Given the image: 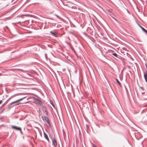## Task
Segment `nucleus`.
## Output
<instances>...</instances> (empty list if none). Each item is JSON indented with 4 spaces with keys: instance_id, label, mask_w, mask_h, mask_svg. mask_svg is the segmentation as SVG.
Returning <instances> with one entry per match:
<instances>
[{
    "instance_id": "nucleus-1",
    "label": "nucleus",
    "mask_w": 147,
    "mask_h": 147,
    "mask_svg": "<svg viewBox=\"0 0 147 147\" xmlns=\"http://www.w3.org/2000/svg\"><path fill=\"white\" fill-rule=\"evenodd\" d=\"M42 118L44 121L46 122L49 125H50V122L48 117L43 116H42Z\"/></svg>"
},
{
    "instance_id": "nucleus-2",
    "label": "nucleus",
    "mask_w": 147,
    "mask_h": 147,
    "mask_svg": "<svg viewBox=\"0 0 147 147\" xmlns=\"http://www.w3.org/2000/svg\"><path fill=\"white\" fill-rule=\"evenodd\" d=\"M52 142L53 145L55 147H56L57 145V142L55 137H53L52 139Z\"/></svg>"
},
{
    "instance_id": "nucleus-3",
    "label": "nucleus",
    "mask_w": 147,
    "mask_h": 147,
    "mask_svg": "<svg viewBox=\"0 0 147 147\" xmlns=\"http://www.w3.org/2000/svg\"><path fill=\"white\" fill-rule=\"evenodd\" d=\"M25 98V97H23L22 98H21L20 99H19L17 100H16V101H14L13 102H11V103H10V104H9L10 105H11L15 103H16L17 102H19L22 100L23 99H24V98Z\"/></svg>"
},
{
    "instance_id": "nucleus-4",
    "label": "nucleus",
    "mask_w": 147,
    "mask_h": 147,
    "mask_svg": "<svg viewBox=\"0 0 147 147\" xmlns=\"http://www.w3.org/2000/svg\"><path fill=\"white\" fill-rule=\"evenodd\" d=\"M35 101L36 103L40 105H41L42 104V101L38 98H35Z\"/></svg>"
},
{
    "instance_id": "nucleus-5",
    "label": "nucleus",
    "mask_w": 147,
    "mask_h": 147,
    "mask_svg": "<svg viewBox=\"0 0 147 147\" xmlns=\"http://www.w3.org/2000/svg\"><path fill=\"white\" fill-rule=\"evenodd\" d=\"M11 127L12 129H14L16 130L19 131L21 130V128L20 127L13 125H11Z\"/></svg>"
},
{
    "instance_id": "nucleus-6",
    "label": "nucleus",
    "mask_w": 147,
    "mask_h": 147,
    "mask_svg": "<svg viewBox=\"0 0 147 147\" xmlns=\"http://www.w3.org/2000/svg\"><path fill=\"white\" fill-rule=\"evenodd\" d=\"M41 108L43 112H46L47 114L48 113L47 112V110L45 107V106H43Z\"/></svg>"
},
{
    "instance_id": "nucleus-7",
    "label": "nucleus",
    "mask_w": 147,
    "mask_h": 147,
    "mask_svg": "<svg viewBox=\"0 0 147 147\" xmlns=\"http://www.w3.org/2000/svg\"><path fill=\"white\" fill-rule=\"evenodd\" d=\"M44 135L45 138V139L48 141H49V138L47 135L44 131Z\"/></svg>"
},
{
    "instance_id": "nucleus-8",
    "label": "nucleus",
    "mask_w": 147,
    "mask_h": 147,
    "mask_svg": "<svg viewBox=\"0 0 147 147\" xmlns=\"http://www.w3.org/2000/svg\"><path fill=\"white\" fill-rule=\"evenodd\" d=\"M144 77L146 82H147V74L146 73H144Z\"/></svg>"
},
{
    "instance_id": "nucleus-9",
    "label": "nucleus",
    "mask_w": 147,
    "mask_h": 147,
    "mask_svg": "<svg viewBox=\"0 0 147 147\" xmlns=\"http://www.w3.org/2000/svg\"><path fill=\"white\" fill-rule=\"evenodd\" d=\"M140 27L142 29V30H143V31L145 33H146L147 34V31L145 30V29H144L140 25Z\"/></svg>"
},
{
    "instance_id": "nucleus-10",
    "label": "nucleus",
    "mask_w": 147,
    "mask_h": 147,
    "mask_svg": "<svg viewBox=\"0 0 147 147\" xmlns=\"http://www.w3.org/2000/svg\"><path fill=\"white\" fill-rule=\"evenodd\" d=\"M116 82L118 83V84H119V85L120 86H121L122 85H121V84L119 82V81L117 79H116Z\"/></svg>"
},
{
    "instance_id": "nucleus-11",
    "label": "nucleus",
    "mask_w": 147,
    "mask_h": 147,
    "mask_svg": "<svg viewBox=\"0 0 147 147\" xmlns=\"http://www.w3.org/2000/svg\"><path fill=\"white\" fill-rule=\"evenodd\" d=\"M18 94H15L13 95H12V96H11L9 98H10V99L13 98V97H14L16 96H17L18 95Z\"/></svg>"
},
{
    "instance_id": "nucleus-12",
    "label": "nucleus",
    "mask_w": 147,
    "mask_h": 147,
    "mask_svg": "<svg viewBox=\"0 0 147 147\" xmlns=\"http://www.w3.org/2000/svg\"><path fill=\"white\" fill-rule=\"evenodd\" d=\"M50 33L52 34L54 36H55L56 35V34L55 32H53L52 31H51L50 32Z\"/></svg>"
},
{
    "instance_id": "nucleus-13",
    "label": "nucleus",
    "mask_w": 147,
    "mask_h": 147,
    "mask_svg": "<svg viewBox=\"0 0 147 147\" xmlns=\"http://www.w3.org/2000/svg\"><path fill=\"white\" fill-rule=\"evenodd\" d=\"M10 100V98H9L8 99H7L6 101L4 103V104L3 105H5V104L7 103Z\"/></svg>"
},
{
    "instance_id": "nucleus-14",
    "label": "nucleus",
    "mask_w": 147,
    "mask_h": 147,
    "mask_svg": "<svg viewBox=\"0 0 147 147\" xmlns=\"http://www.w3.org/2000/svg\"><path fill=\"white\" fill-rule=\"evenodd\" d=\"M50 104L54 107V104L52 100L50 101Z\"/></svg>"
},
{
    "instance_id": "nucleus-15",
    "label": "nucleus",
    "mask_w": 147,
    "mask_h": 147,
    "mask_svg": "<svg viewBox=\"0 0 147 147\" xmlns=\"http://www.w3.org/2000/svg\"><path fill=\"white\" fill-rule=\"evenodd\" d=\"M112 55H113L114 56L117 57V54L116 53H114L112 54Z\"/></svg>"
},
{
    "instance_id": "nucleus-16",
    "label": "nucleus",
    "mask_w": 147,
    "mask_h": 147,
    "mask_svg": "<svg viewBox=\"0 0 147 147\" xmlns=\"http://www.w3.org/2000/svg\"><path fill=\"white\" fill-rule=\"evenodd\" d=\"M19 131H20V133H21V134H23V133L22 132V130H21H21H19Z\"/></svg>"
},
{
    "instance_id": "nucleus-17",
    "label": "nucleus",
    "mask_w": 147,
    "mask_h": 147,
    "mask_svg": "<svg viewBox=\"0 0 147 147\" xmlns=\"http://www.w3.org/2000/svg\"><path fill=\"white\" fill-rule=\"evenodd\" d=\"M2 102V100H0V104H1Z\"/></svg>"
},
{
    "instance_id": "nucleus-18",
    "label": "nucleus",
    "mask_w": 147,
    "mask_h": 147,
    "mask_svg": "<svg viewBox=\"0 0 147 147\" xmlns=\"http://www.w3.org/2000/svg\"><path fill=\"white\" fill-rule=\"evenodd\" d=\"M144 94H145V92H142V95H144Z\"/></svg>"
},
{
    "instance_id": "nucleus-19",
    "label": "nucleus",
    "mask_w": 147,
    "mask_h": 147,
    "mask_svg": "<svg viewBox=\"0 0 147 147\" xmlns=\"http://www.w3.org/2000/svg\"><path fill=\"white\" fill-rule=\"evenodd\" d=\"M141 89L142 90H144V88H143V87H141Z\"/></svg>"
},
{
    "instance_id": "nucleus-20",
    "label": "nucleus",
    "mask_w": 147,
    "mask_h": 147,
    "mask_svg": "<svg viewBox=\"0 0 147 147\" xmlns=\"http://www.w3.org/2000/svg\"><path fill=\"white\" fill-rule=\"evenodd\" d=\"M21 71L23 72H24V71H24V70H21Z\"/></svg>"
},
{
    "instance_id": "nucleus-21",
    "label": "nucleus",
    "mask_w": 147,
    "mask_h": 147,
    "mask_svg": "<svg viewBox=\"0 0 147 147\" xmlns=\"http://www.w3.org/2000/svg\"><path fill=\"white\" fill-rule=\"evenodd\" d=\"M93 147H97L95 146H93Z\"/></svg>"
},
{
    "instance_id": "nucleus-22",
    "label": "nucleus",
    "mask_w": 147,
    "mask_h": 147,
    "mask_svg": "<svg viewBox=\"0 0 147 147\" xmlns=\"http://www.w3.org/2000/svg\"><path fill=\"white\" fill-rule=\"evenodd\" d=\"M5 109H3L2 111H4L5 110Z\"/></svg>"
},
{
    "instance_id": "nucleus-23",
    "label": "nucleus",
    "mask_w": 147,
    "mask_h": 147,
    "mask_svg": "<svg viewBox=\"0 0 147 147\" xmlns=\"http://www.w3.org/2000/svg\"><path fill=\"white\" fill-rule=\"evenodd\" d=\"M46 54H45V56H46Z\"/></svg>"
}]
</instances>
